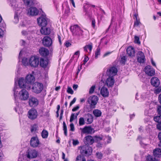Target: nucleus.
<instances>
[{
	"label": "nucleus",
	"instance_id": "obj_1",
	"mask_svg": "<svg viewBox=\"0 0 161 161\" xmlns=\"http://www.w3.org/2000/svg\"><path fill=\"white\" fill-rule=\"evenodd\" d=\"M84 142L86 145L82 147L80 150V153L83 155L88 157L91 155L92 152V147L89 145L92 144L94 142V139L92 136H88L84 137Z\"/></svg>",
	"mask_w": 161,
	"mask_h": 161
},
{
	"label": "nucleus",
	"instance_id": "obj_2",
	"mask_svg": "<svg viewBox=\"0 0 161 161\" xmlns=\"http://www.w3.org/2000/svg\"><path fill=\"white\" fill-rule=\"evenodd\" d=\"M70 29L73 36H80L83 35V31L77 25L71 26L70 27Z\"/></svg>",
	"mask_w": 161,
	"mask_h": 161
},
{
	"label": "nucleus",
	"instance_id": "obj_3",
	"mask_svg": "<svg viewBox=\"0 0 161 161\" xmlns=\"http://www.w3.org/2000/svg\"><path fill=\"white\" fill-rule=\"evenodd\" d=\"M43 88V86L42 83L36 82L33 84L32 90L34 92L38 94L42 92Z\"/></svg>",
	"mask_w": 161,
	"mask_h": 161
},
{
	"label": "nucleus",
	"instance_id": "obj_4",
	"mask_svg": "<svg viewBox=\"0 0 161 161\" xmlns=\"http://www.w3.org/2000/svg\"><path fill=\"white\" fill-rule=\"evenodd\" d=\"M39 63V59L38 57L33 56L30 57L29 60V64L32 67H36Z\"/></svg>",
	"mask_w": 161,
	"mask_h": 161
},
{
	"label": "nucleus",
	"instance_id": "obj_5",
	"mask_svg": "<svg viewBox=\"0 0 161 161\" xmlns=\"http://www.w3.org/2000/svg\"><path fill=\"white\" fill-rule=\"evenodd\" d=\"M98 98L97 96H90L87 99V102L90 104L91 108H94L98 101Z\"/></svg>",
	"mask_w": 161,
	"mask_h": 161
},
{
	"label": "nucleus",
	"instance_id": "obj_6",
	"mask_svg": "<svg viewBox=\"0 0 161 161\" xmlns=\"http://www.w3.org/2000/svg\"><path fill=\"white\" fill-rule=\"evenodd\" d=\"M37 22L39 25L42 27L46 26L47 24L46 15L45 14H42L40 17L37 18Z\"/></svg>",
	"mask_w": 161,
	"mask_h": 161
},
{
	"label": "nucleus",
	"instance_id": "obj_7",
	"mask_svg": "<svg viewBox=\"0 0 161 161\" xmlns=\"http://www.w3.org/2000/svg\"><path fill=\"white\" fill-rule=\"evenodd\" d=\"M19 99L23 101H25L28 99L29 97L28 92L25 89H23L19 93Z\"/></svg>",
	"mask_w": 161,
	"mask_h": 161
},
{
	"label": "nucleus",
	"instance_id": "obj_8",
	"mask_svg": "<svg viewBox=\"0 0 161 161\" xmlns=\"http://www.w3.org/2000/svg\"><path fill=\"white\" fill-rule=\"evenodd\" d=\"M117 72L118 70L116 67H111L107 69L106 74L109 77H113L117 74Z\"/></svg>",
	"mask_w": 161,
	"mask_h": 161
},
{
	"label": "nucleus",
	"instance_id": "obj_9",
	"mask_svg": "<svg viewBox=\"0 0 161 161\" xmlns=\"http://www.w3.org/2000/svg\"><path fill=\"white\" fill-rule=\"evenodd\" d=\"M144 71L146 74L150 76L154 75L155 73L154 69L150 66H146Z\"/></svg>",
	"mask_w": 161,
	"mask_h": 161
},
{
	"label": "nucleus",
	"instance_id": "obj_10",
	"mask_svg": "<svg viewBox=\"0 0 161 161\" xmlns=\"http://www.w3.org/2000/svg\"><path fill=\"white\" fill-rule=\"evenodd\" d=\"M40 144L39 141L37 137H33L31 139L30 145L33 147H36L38 146Z\"/></svg>",
	"mask_w": 161,
	"mask_h": 161
},
{
	"label": "nucleus",
	"instance_id": "obj_11",
	"mask_svg": "<svg viewBox=\"0 0 161 161\" xmlns=\"http://www.w3.org/2000/svg\"><path fill=\"white\" fill-rule=\"evenodd\" d=\"M42 43L44 46L49 47L52 44V41L50 37L46 36L42 39Z\"/></svg>",
	"mask_w": 161,
	"mask_h": 161
},
{
	"label": "nucleus",
	"instance_id": "obj_12",
	"mask_svg": "<svg viewBox=\"0 0 161 161\" xmlns=\"http://www.w3.org/2000/svg\"><path fill=\"white\" fill-rule=\"evenodd\" d=\"M39 103V101L38 99L34 97H30L29 100V104L31 107H35Z\"/></svg>",
	"mask_w": 161,
	"mask_h": 161
},
{
	"label": "nucleus",
	"instance_id": "obj_13",
	"mask_svg": "<svg viewBox=\"0 0 161 161\" xmlns=\"http://www.w3.org/2000/svg\"><path fill=\"white\" fill-rule=\"evenodd\" d=\"M19 85L21 88H25L27 89H30L31 87L28 85H27L25 80L21 78L19 79L18 81Z\"/></svg>",
	"mask_w": 161,
	"mask_h": 161
},
{
	"label": "nucleus",
	"instance_id": "obj_14",
	"mask_svg": "<svg viewBox=\"0 0 161 161\" xmlns=\"http://www.w3.org/2000/svg\"><path fill=\"white\" fill-rule=\"evenodd\" d=\"M81 133L83 134H92L94 132V129L91 126H85L84 128L81 129Z\"/></svg>",
	"mask_w": 161,
	"mask_h": 161
},
{
	"label": "nucleus",
	"instance_id": "obj_15",
	"mask_svg": "<svg viewBox=\"0 0 161 161\" xmlns=\"http://www.w3.org/2000/svg\"><path fill=\"white\" fill-rule=\"evenodd\" d=\"M38 13L39 11L36 7H31L28 10V14L31 15L36 16Z\"/></svg>",
	"mask_w": 161,
	"mask_h": 161
},
{
	"label": "nucleus",
	"instance_id": "obj_16",
	"mask_svg": "<svg viewBox=\"0 0 161 161\" xmlns=\"http://www.w3.org/2000/svg\"><path fill=\"white\" fill-rule=\"evenodd\" d=\"M28 117L30 119H35L37 116V112L35 109H31L28 112Z\"/></svg>",
	"mask_w": 161,
	"mask_h": 161
},
{
	"label": "nucleus",
	"instance_id": "obj_17",
	"mask_svg": "<svg viewBox=\"0 0 161 161\" xmlns=\"http://www.w3.org/2000/svg\"><path fill=\"white\" fill-rule=\"evenodd\" d=\"M137 60L140 63H143L145 61V57L144 53L141 51L138 52L137 54Z\"/></svg>",
	"mask_w": 161,
	"mask_h": 161
},
{
	"label": "nucleus",
	"instance_id": "obj_18",
	"mask_svg": "<svg viewBox=\"0 0 161 161\" xmlns=\"http://www.w3.org/2000/svg\"><path fill=\"white\" fill-rule=\"evenodd\" d=\"M35 80V78L32 75H27L25 78V81L27 85L31 84L33 83Z\"/></svg>",
	"mask_w": 161,
	"mask_h": 161
},
{
	"label": "nucleus",
	"instance_id": "obj_19",
	"mask_svg": "<svg viewBox=\"0 0 161 161\" xmlns=\"http://www.w3.org/2000/svg\"><path fill=\"white\" fill-rule=\"evenodd\" d=\"M37 152L35 150H29L27 157L29 158H34L37 157Z\"/></svg>",
	"mask_w": 161,
	"mask_h": 161
},
{
	"label": "nucleus",
	"instance_id": "obj_20",
	"mask_svg": "<svg viewBox=\"0 0 161 161\" xmlns=\"http://www.w3.org/2000/svg\"><path fill=\"white\" fill-rule=\"evenodd\" d=\"M85 119L86 120L87 124H91L93 121V116L91 114L88 113L86 114L85 115Z\"/></svg>",
	"mask_w": 161,
	"mask_h": 161
},
{
	"label": "nucleus",
	"instance_id": "obj_21",
	"mask_svg": "<svg viewBox=\"0 0 161 161\" xmlns=\"http://www.w3.org/2000/svg\"><path fill=\"white\" fill-rule=\"evenodd\" d=\"M151 84L155 87H158L160 84V81L156 77H153L151 80Z\"/></svg>",
	"mask_w": 161,
	"mask_h": 161
},
{
	"label": "nucleus",
	"instance_id": "obj_22",
	"mask_svg": "<svg viewBox=\"0 0 161 161\" xmlns=\"http://www.w3.org/2000/svg\"><path fill=\"white\" fill-rule=\"evenodd\" d=\"M100 93L104 97H107L109 95V92L107 88L103 86L101 89Z\"/></svg>",
	"mask_w": 161,
	"mask_h": 161
},
{
	"label": "nucleus",
	"instance_id": "obj_23",
	"mask_svg": "<svg viewBox=\"0 0 161 161\" xmlns=\"http://www.w3.org/2000/svg\"><path fill=\"white\" fill-rule=\"evenodd\" d=\"M114 80L113 77H109L107 79L106 84L108 87H111L114 84Z\"/></svg>",
	"mask_w": 161,
	"mask_h": 161
},
{
	"label": "nucleus",
	"instance_id": "obj_24",
	"mask_svg": "<svg viewBox=\"0 0 161 161\" xmlns=\"http://www.w3.org/2000/svg\"><path fill=\"white\" fill-rule=\"evenodd\" d=\"M39 53L41 55L43 56H47L49 53L48 50L44 47L41 48L39 50Z\"/></svg>",
	"mask_w": 161,
	"mask_h": 161
},
{
	"label": "nucleus",
	"instance_id": "obj_25",
	"mask_svg": "<svg viewBox=\"0 0 161 161\" xmlns=\"http://www.w3.org/2000/svg\"><path fill=\"white\" fill-rule=\"evenodd\" d=\"M42 34L44 35H48L50 33V30L49 28H47L45 26H42L40 30Z\"/></svg>",
	"mask_w": 161,
	"mask_h": 161
},
{
	"label": "nucleus",
	"instance_id": "obj_26",
	"mask_svg": "<svg viewBox=\"0 0 161 161\" xmlns=\"http://www.w3.org/2000/svg\"><path fill=\"white\" fill-rule=\"evenodd\" d=\"M127 54L129 56L132 57L135 55V50L132 47H128L126 50Z\"/></svg>",
	"mask_w": 161,
	"mask_h": 161
},
{
	"label": "nucleus",
	"instance_id": "obj_27",
	"mask_svg": "<svg viewBox=\"0 0 161 161\" xmlns=\"http://www.w3.org/2000/svg\"><path fill=\"white\" fill-rule=\"evenodd\" d=\"M153 154L155 158H161V149L157 148L154 149Z\"/></svg>",
	"mask_w": 161,
	"mask_h": 161
},
{
	"label": "nucleus",
	"instance_id": "obj_28",
	"mask_svg": "<svg viewBox=\"0 0 161 161\" xmlns=\"http://www.w3.org/2000/svg\"><path fill=\"white\" fill-rule=\"evenodd\" d=\"M39 62H40V66L42 67L45 68L47 65L48 61L47 60L41 58Z\"/></svg>",
	"mask_w": 161,
	"mask_h": 161
},
{
	"label": "nucleus",
	"instance_id": "obj_29",
	"mask_svg": "<svg viewBox=\"0 0 161 161\" xmlns=\"http://www.w3.org/2000/svg\"><path fill=\"white\" fill-rule=\"evenodd\" d=\"M93 114L96 117H98L101 116L102 113L100 110L96 109L93 111Z\"/></svg>",
	"mask_w": 161,
	"mask_h": 161
},
{
	"label": "nucleus",
	"instance_id": "obj_30",
	"mask_svg": "<svg viewBox=\"0 0 161 161\" xmlns=\"http://www.w3.org/2000/svg\"><path fill=\"white\" fill-rule=\"evenodd\" d=\"M48 132L46 130H43L42 133V137L43 138H47L48 136Z\"/></svg>",
	"mask_w": 161,
	"mask_h": 161
},
{
	"label": "nucleus",
	"instance_id": "obj_31",
	"mask_svg": "<svg viewBox=\"0 0 161 161\" xmlns=\"http://www.w3.org/2000/svg\"><path fill=\"white\" fill-rule=\"evenodd\" d=\"M154 120L158 124L161 123V114L154 117Z\"/></svg>",
	"mask_w": 161,
	"mask_h": 161
},
{
	"label": "nucleus",
	"instance_id": "obj_32",
	"mask_svg": "<svg viewBox=\"0 0 161 161\" xmlns=\"http://www.w3.org/2000/svg\"><path fill=\"white\" fill-rule=\"evenodd\" d=\"M76 161H86V160L84 157L80 155L77 157Z\"/></svg>",
	"mask_w": 161,
	"mask_h": 161
},
{
	"label": "nucleus",
	"instance_id": "obj_33",
	"mask_svg": "<svg viewBox=\"0 0 161 161\" xmlns=\"http://www.w3.org/2000/svg\"><path fill=\"white\" fill-rule=\"evenodd\" d=\"M38 126L37 125L34 124L31 127V131L32 132H35L38 130Z\"/></svg>",
	"mask_w": 161,
	"mask_h": 161
},
{
	"label": "nucleus",
	"instance_id": "obj_34",
	"mask_svg": "<svg viewBox=\"0 0 161 161\" xmlns=\"http://www.w3.org/2000/svg\"><path fill=\"white\" fill-rule=\"evenodd\" d=\"M85 119L83 117H80L79 119V124L80 125H82L85 124Z\"/></svg>",
	"mask_w": 161,
	"mask_h": 161
},
{
	"label": "nucleus",
	"instance_id": "obj_35",
	"mask_svg": "<svg viewBox=\"0 0 161 161\" xmlns=\"http://www.w3.org/2000/svg\"><path fill=\"white\" fill-rule=\"evenodd\" d=\"M93 138L94 139V141L96 142H99L102 140V137L97 136H94Z\"/></svg>",
	"mask_w": 161,
	"mask_h": 161
},
{
	"label": "nucleus",
	"instance_id": "obj_36",
	"mask_svg": "<svg viewBox=\"0 0 161 161\" xmlns=\"http://www.w3.org/2000/svg\"><path fill=\"white\" fill-rule=\"evenodd\" d=\"M100 48L98 47L95 53V57L96 58H97L98 55L100 54Z\"/></svg>",
	"mask_w": 161,
	"mask_h": 161
},
{
	"label": "nucleus",
	"instance_id": "obj_37",
	"mask_svg": "<svg viewBox=\"0 0 161 161\" xmlns=\"http://www.w3.org/2000/svg\"><path fill=\"white\" fill-rule=\"evenodd\" d=\"M126 60V58L125 56H124L122 57L121 58V59L120 60V63L123 64L124 65L125 64V61Z\"/></svg>",
	"mask_w": 161,
	"mask_h": 161
},
{
	"label": "nucleus",
	"instance_id": "obj_38",
	"mask_svg": "<svg viewBox=\"0 0 161 161\" xmlns=\"http://www.w3.org/2000/svg\"><path fill=\"white\" fill-rule=\"evenodd\" d=\"M13 20L14 22L15 23H17L19 21V18L18 17V14L17 13H15V14Z\"/></svg>",
	"mask_w": 161,
	"mask_h": 161
},
{
	"label": "nucleus",
	"instance_id": "obj_39",
	"mask_svg": "<svg viewBox=\"0 0 161 161\" xmlns=\"http://www.w3.org/2000/svg\"><path fill=\"white\" fill-rule=\"evenodd\" d=\"M95 87V85H93L90 88L89 91V93L90 94H92L93 92Z\"/></svg>",
	"mask_w": 161,
	"mask_h": 161
},
{
	"label": "nucleus",
	"instance_id": "obj_40",
	"mask_svg": "<svg viewBox=\"0 0 161 161\" xmlns=\"http://www.w3.org/2000/svg\"><path fill=\"white\" fill-rule=\"evenodd\" d=\"M140 24L141 22L140 21L139 19H136V20L135 21L134 23V26H138Z\"/></svg>",
	"mask_w": 161,
	"mask_h": 161
},
{
	"label": "nucleus",
	"instance_id": "obj_41",
	"mask_svg": "<svg viewBox=\"0 0 161 161\" xmlns=\"http://www.w3.org/2000/svg\"><path fill=\"white\" fill-rule=\"evenodd\" d=\"M134 42L135 43L138 44H140V42L139 40V38L136 36H135V41Z\"/></svg>",
	"mask_w": 161,
	"mask_h": 161
},
{
	"label": "nucleus",
	"instance_id": "obj_42",
	"mask_svg": "<svg viewBox=\"0 0 161 161\" xmlns=\"http://www.w3.org/2000/svg\"><path fill=\"white\" fill-rule=\"evenodd\" d=\"M75 114L72 113L71 114L69 120L70 122H72L75 119Z\"/></svg>",
	"mask_w": 161,
	"mask_h": 161
},
{
	"label": "nucleus",
	"instance_id": "obj_43",
	"mask_svg": "<svg viewBox=\"0 0 161 161\" xmlns=\"http://www.w3.org/2000/svg\"><path fill=\"white\" fill-rule=\"evenodd\" d=\"M96 156L99 159H101L102 158L103 155L101 153H96Z\"/></svg>",
	"mask_w": 161,
	"mask_h": 161
},
{
	"label": "nucleus",
	"instance_id": "obj_44",
	"mask_svg": "<svg viewBox=\"0 0 161 161\" xmlns=\"http://www.w3.org/2000/svg\"><path fill=\"white\" fill-rule=\"evenodd\" d=\"M161 92V86H159L154 91V93L156 94H158Z\"/></svg>",
	"mask_w": 161,
	"mask_h": 161
},
{
	"label": "nucleus",
	"instance_id": "obj_45",
	"mask_svg": "<svg viewBox=\"0 0 161 161\" xmlns=\"http://www.w3.org/2000/svg\"><path fill=\"white\" fill-rule=\"evenodd\" d=\"M67 92L69 93H70L71 94H73L74 93V92L73 90L70 87H68L67 90Z\"/></svg>",
	"mask_w": 161,
	"mask_h": 161
},
{
	"label": "nucleus",
	"instance_id": "obj_46",
	"mask_svg": "<svg viewBox=\"0 0 161 161\" xmlns=\"http://www.w3.org/2000/svg\"><path fill=\"white\" fill-rule=\"evenodd\" d=\"M79 143V141L77 140H73V146H76L78 145Z\"/></svg>",
	"mask_w": 161,
	"mask_h": 161
},
{
	"label": "nucleus",
	"instance_id": "obj_47",
	"mask_svg": "<svg viewBox=\"0 0 161 161\" xmlns=\"http://www.w3.org/2000/svg\"><path fill=\"white\" fill-rule=\"evenodd\" d=\"M70 12V9L69 7H67L65 11V14H66L67 16L69 15Z\"/></svg>",
	"mask_w": 161,
	"mask_h": 161
},
{
	"label": "nucleus",
	"instance_id": "obj_48",
	"mask_svg": "<svg viewBox=\"0 0 161 161\" xmlns=\"http://www.w3.org/2000/svg\"><path fill=\"white\" fill-rule=\"evenodd\" d=\"M70 130L71 131H74L75 130V127H74V125L73 123H71L70 125Z\"/></svg>",
	"mask_w": 161,
	"mask_h": 161
},
{
	"label": "nucleus",
	"instance_id": "obj_49",
	"mask_svg": "<svg viewBox=\"0 0 161 161\" xmlns=\"http://www.w3.org/2000/svg\"><path fill=\"white\" fill-rule=\"evenodd\" d=\"M157 112L158 113V114H161V106H158V107Z\"/></svg>",
	"mask_w": 161,
	"mask_h": 161
},
{
	"label": "nucleus",
	"instance_id": "obj_50",
	"mask_svg": "<svg viewBox=\"0 0 161 161\" xmlns=\"http://www.w3.org/2000/svg\"><path fill=\"white\" fill-rule=\"evenodd\" d=\"M95 23L96 22L95 19L93 18H92V25L94 28L95 26Z\"/></svg>",
	"mask_w": 161,
	"mask_h": 161
},
{
	"label": "nucleus",
	"instance_id": "obj_51",
	"mask_svg": "<svg viewBox=\"0 0 161 161\" xmlns=\"http://www.w3.org/2000/svg\"><path fill=\"white\" fill-rule=\"evenodd\" d=\"M87 46V48L89 49L90 51H91L92 49V45L91 43V44L89 45H86Z\"/></svg>",
	"mask_w": 161,
	"mask_h": 161
},
{
	"label": "nucleus",
	"instance_id": "obj_52",
	"mask_svg": "<svg viewBox=\"0 0 161 161\" xmlns=\"http://www.w3.org/2000/svg\"><path fill=\"white\" fill-rule=\"evenodd\" d=\"M27 60L26 58H23L22 60V63L25 65H26L28 64Z\"/></svg>",
	"mask_w": 161,
	"mask_h": 161
},
{
	"label": "nucleus",
	"instance_id": "obj_53",
	"mask_svg": "<svg viewBox=\"0 0 161 161\" xmlns=\"http://www.w3.org/2000/svg\"><path fill=\"white\" fill-rule=\"evenodd\" d=\"M76 101V98L75 97L72 100V101L69 104V107L71 106L72 104H73L74 103H75Z\"/></svg>",
	"mask_w": 161,
	"mask_h": 161
},
{
	"label": "nucleus",
	"instance_id": "obj_54",
	"mask_svg": "<svg viewBox=\"0 0 161 161\" xmlns=\"http://www.w3.org/2000/svg\"><path fill=\"white\" fill-rule=\"evenodd\" d=\"M79 108V105H77L76 107H74L72 109V111L75 112L77 111Z\"/></svg>",
	"mask_w": 161,
	"mask_h": 161
},
{
	"label": "nucleus",
	"instance_id": "obj_55",
	"mask_svg": "<svg viewBox=\"0 0 161 161\" xmlns=\"http://www.w3.org/2000/svg\"><path fill=\"white\" fill-rule=\"evenodd\" d=\"M89 58L88 57L86 56L85 57L84 60V63L83 64L85 65L86 63L87 62V61L88 60Z\"/></svg>",
	"mask_w": 161,
	"mask_h": 161
},
{
	"label": "nucleus",
	"instance_id": "obj_56",
	"mask_svg": "<svg viewBox=\"0 0 161 161\" xmlns=\"http://www.w3.org/2000/svg\"><path fill=\"white\" fill-rule=\"evenodd\" d=\"M63 130H67V126L65 122H63Z\"/></svg>",
	"mask_w": 161,
	"mask_h": 161
},
{
	"label": "nucleus",
	"instance_id": "obj_57",
	"mask_svg": "<svg viewBox=\"0 0 161 161\" xmlns=\"http://www.w3.org/2000/svg\"><path fill=\"white\" fill-rule=\"evenodd\" d=\"M157 128L159 130H161V123L158 124L157 125Z\"/></svg>",
	"mask_w": 161,
	"mask_h": 161
},
{
	"label": "nucleus",
	"instance_id": "obj_58",
	"mask_svg": "<svg viewBox=\"0 0 161 161\" xmlns=\"http://www.w3.org/2000/svg\"><path fill=\"white\" fill-rule=\"evenodd\" d=\"M108 140L107 141V143H109L111 141V138L110 136H108L107 137Z\"/></svg>",
	"mask_w": 161,
	"mask_h": 161
},
{
	"label": "nucleus",
	"instance_id": "obj_59",
	"mask_svg": "<svg viewBox=\"0 0 161 161\" xmlns=\"http://www.w3.org/2000/svg\"><path fill=\"white\" fill-rule=\"evenodd\" d=\"M158 137L160 140V143H161V132H160L158 133Z\"/></svg>",
	"mask_w": 161,
	"mask_h": 161
},
{
	"label": "nucleus",
	"instance_id": "obj_60",
	"mask_svg": "<svg viewBox=\"0 0 161 161\" xmlns=\"http://www.w3.org/2000/svg\"><path fill=\"white\" fill-rule=\"evenodd\" d=\"M71 44L68 42H65V46L67 47H68L70 46Z\"/></svg>",
	"mask_w": 161,
	"mask_h": 161
},
{
	"label": "nucleus",
	"instance_id": "obj_61",
	"mask_svg": "<svg viewBox=\"0 0 161 161\" xmlns=\"http://www.w3.org/2000/svg\"><path fill=\"white\" fill-rule=\"evenodd\" d=\"M78 85L76 84H74L73 86L74 90H75L78 88Z\"/></svg>",
	"mask_w": 161,
	"mask_h": 161
},
{
	"label": "nucleus",
	"instance_id": "obj_62",
	"mask_svg": "<svg viewBox=\"0 0 161 161\" xmlns=\"http://www.w3.org/2000/svg\"><path fill=\"white\" fill-rule=\"evenodd\" d=\"M3 35V30L0 29V37H2Z\"/></svg>",
	"mask_w": 161,
	"mask_h": 161
},
{
	"label": "nucleus",
	"instance_id": "obj_63",
	"mask_svg": "<svg viewBox=\"0 0 161 161\" xmlns=\"http://www.w3.org/2000/svg\"><path fill=\"white\" fill-rule=\"evenodd\" d=\"M58 41L59 42L60 44H61L62 43L61 41V38L60 36L59 35H58Z\"/></svg>",
	"mask_w": 161,
	"mask_h": 161
},
{
	"label": "nucleus",
	"instance_id": "obj_64",
	"mask_svg": "<svg viewBox=\"0 0 161 161\" xmlns=\"http://www.w3.org/2000/svg\"><path fill=\"white\" fill-rule=\"evenodd\" d=\"M158 101L161 104V94L158 96Z\"/></svg>",
	"mask_w": 161,
	"mask_h": 161
}]
</instances>
